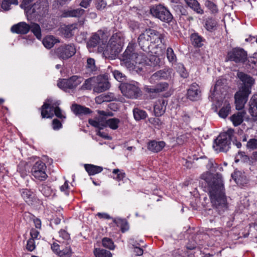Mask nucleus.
Segmentation results:
<instances>
[{"instance_id": "obj_64", "label": "nucleus", "mask_w": 257, "mask_h": 257, "mask_svg": "<svg viewBox=\"0 0 257 257\" xmlns=\"http://www.w3.org/2000/svg\"><path fill=\"white\" fill-rule=\"evenodd\" d=\"M249 65L253 68H257V59L255 58H250L248 60Z\"/></svg>"}, {"instance_id": "obj_30", "label": "nucleus", "mask_w": 257, "mask_h": 257, "mask_svg": "<svg viewBox=\"0 0 257 257\" xmlns=\"http://www.w3.org/2000/svg\"><path fill=\"white\" fill-rule=\"evenodd\" d=\"M85 11L81 8L77 9H70L65 11L62 16L63 17H79L83 15Z\"/></svg>"}, {"instance_id": "obj_49", "label": "nucleus", "mask_w": 257, "mask_h": 257, "mask_svg": "<svg viewBox=\"0 0 257 257\" xmlns=\"http://www.w3.org/2000/svg\"><path fill=\"white\" fill-rule=\"evenodd\" d=\"M148 121L152 124L155 128H160L163 125V122L161 120L157 117H151L148 119Z\"/></svg>"}, {"instance_id": "obj_37", "label": "nucleus", "mask_w": 257, "mask_h": 257, "mask_svg": "<svg viewBox=\"0 0 257 257\" xmlns=\"http://www.w3.org/2000/svg\"><path fill=\"white\" fill-rule=\"evenodd\" d=\"M133 114L136 120L139 121L146 118L147 116L146 112L138 108H135L133 109Z\"/></svg>"}, {"instance_id": "obj_3", "label": "nucleus", "mask_w": 257, "mask_h": 257, "mask_svg": "<svg viewBox=\"0 0 257 257\" xmlns=\"http://www.w3.org/2000/svg\"><path fill=\"white\" fill-rule=\"evenodd\" d=\"M163 35L155 30L148 29L142 33L138 38V43L141 48L146 51L150 47V44H158L162 42Z\"/></svg>"}, {"instance_id": "obj_18", "label": "nucleus", "mask_w": 257, "mask_h": 257, "mask_svg": "<svg viewBox=\"0 0 257 257\" xmlns=\"http://www.w3.org/2000/svg\"><path fill=\"white\" fill-rule=\"evenodd\" d=\"M98 51L102 53L105 57L108 58L115 55L117 52L116 47L114 45H110L109 41L107 44L104 43V45L99 46Z\"/></svg>"}, {"instance_id": "obj_48", "label": "nucleus", "mask_w": 257, "mask_h": 257, "mask_svg": "<svg viewBox=\"0 0 257 257\" xmlns=\"http://www.w3.org/2000/svg\"><path fill=\"white\" fill-rule=\"evenodd\" d=\"M160 63L159 58L155 55L150 56L149 59L147 58L146 65L150 66H156Z\"/></svg>"}, {"instance_id": "obj_22", "label": "nucleus", "mask_w": 257, "mask_h": 257, "mask_svg": "<svg viewBox=\"0 0 257 257\" xmlns=\"http://www.w3.org/2000/svg\"><path fill=\"white\" fill-rule=\"evenodd\" d=\"M200 93L199 86L196 83H193L188 90V97L191 100H195L199 98Z\"/></svg>"}, {"instance_id": "obj_12", "label": "nucleus", "mask_w": 257, "mask_h": 257, "mask_svg": "<svg viewBox=\"0 0 257 257\" xmlns=\"http://www.w3.org/2000/svg\"><path fill=\"white\" fill-rule=\"evenodd\" d=\"M247 59V53L242 49L236 48L229 52L226 61H233L236 63H244Z\"/></svg>"}, {"instance_id": "obj_7", "label": "nucleus", "mask_w": 257, "mask_h": 257, "mask_svg": "<svg viewBox=\"0 0 257 257\" xmlns=\"http://www.w3.org/2000/svg\"><path fill=\"white\" fill-rule=\"evenodd\" d=\"M76 53V49L72 44L60 46L54 49L55 55L61 60H67Z\"/></svg>"}, {"instance_id": "obj_20", "label": "nucleus", "mask_w": 257, "mask_h": 257, "mask_svg": "<svg viewBox=\"0 0 257 257\" xmlns=\"http://www.w3.org/2000/svg\"><path fill=\"white\" fill-rule=\"evenodd\" d=\"M76 28V24L63 25L60 27L59 31L64 37L69 38L73 35V31Z\"/></svg>"}, {"instance_id": "obj_43", "label": "nucleus", "mask_w": 257, "mask_h": 257, "mask_svg": "<svg viewBox=\"0 0 257 257\" xmlns=\"http://www.w3.org/2000/svg\"><path fill=\"white\" fill-rule=\"evenodd\" d=\"M95 257H112L109 251L103 249L95 248L94 250Z\"/></svg>"}, {"instance_id": "obj_47", "label": "nucleus", "mask_w": 257, "mask_h": 257, "mask_svg": "<svg viewBox=\"0 0 257 257\" xmlns=\"http://www.w3.org/2000/svg\"><path fill=\"white\" fill-rule=\"evenodd\" d=\"M1 4L3 9L8 10L10 9L11 5H17L18 4V0H1Z\"/></svg>"}, {"instance_id": "obj_54", "label": "nucleus", "mask_w": 257, "mask_h": 257, "mask_svg": "<svg viewBox=\"0 0 257 257\" xmlns=\"http://www.w3.org/2000/svg\"><path fill=\"white\" fill-rule=\"evenodd\" d=\"M167 57L169 62H175L177 59L176 56L171 48H168L167 50Z\"/></svg>"}, {"instance_id": "obj_33", "label": "nucleus", "mask_w": 257, "mask_h": 257, "mask_svg": "<svg viewBox=\"0 0 257 257\" xmlns=\"http://www.w3.org/2000/svg\"><path fill=\"white\" fill-rule=\"evenodd\" d=\"M186 4L195 12L199 14H203V10L196 0H184Z\"/></svg>"}, {"instance_id": "obj_14", "label": "nucleus", "mask_w": 257, "mask_h": 257, "mask_svg": "<svg viewBox=\"0 0 257 257\" xmlns=\"http://www.w3.org/2000/svg\"><path fill=\"white\" fill-rule=\"evenodd\" d=\"M146 91L149 93H161L164 92V96L167 97L170 96L173 93V90L169 87V84L166 82L157 84L155 87L145 88Z\"/></svg>"}, {"instance_id": "obj_28", "label": "nucleus", "mask_w": 257, "mask_h": 257, "mask_svg": "<svg viewBox=\"0 0 257 257\" xmlns=\"http://www.w3.org/2000/svg\"><path fill=\"white\" fill-rule=\"evenodd\" d=\"M71 110L76 115L87 114L91 112L89 108L76 104L72 105Z\"/></svg>"}, {"instance_id": "obj_11", "label": "nucleus", "mask_w": 257, "mask_h": 257, "mask_svg": "<svg viewBox=\"0 0 257 257\" xmlns=\"http://www.w3.org/2000/svg\"><path fill=\"white\" fill-rule=\"evenodd\" d=\"M230 139L228 134L226 133L220 134L214 141V148L217 151H227L229 148Z\"/></svg>"}, {"instance_id": "obj_62", "label": "nucleus", "mask_w": 257, "mask_h": 257, "mask_svg": "<svg viewBox=\"0 0 257 257\" xmlns=\"http://www.w3.org/2000/svg\"><path fill=\"white\" fill-rule=\"evenodd\" d=\"M52 126H53V128L54 130H59L60 128H61L62 126V125L61 122L59 120H58L57 119H54L53 120Z\"/></svg>"}, {"instance_id": "obj_27", "label": "nucleus", "mask_w": 257, "mask_h": 257, "mask_svg": "<svg viewBox=\"0 0 257 257\" xmlns=\"http://www.w3.org/2000/svg\"><path fill=\"white\" fill-rule=\"evenodd\" d=\"M53 102V99L51 98H48L46 100V102L44 103L41 107V116L43 118H49L52 117V114H51L47 110L49 107L52 108V103Z\"/></svg>"}, {"instance_id": "obj_34", "label": "nucleus", "mask_w": 257, "mask_h": 257, "mask_svg": "<svg viewBox=\"0 0 257 257\" xmlns=\"http://www.w3.org/2000/svg\"><path fill=\"white\" fill-rule=\"evenodd\" d=\"M170 72L168 70H162L154 73L151 77L152 80L157 79H168L170 77Z\"/></svg>"}, {"instance_id": "obj_8", "label": "nucleus", "mask_w": 257, "mask_h": 257, "mask_svg": "<svg viewBox=\"0 0 257 257\" xmlns=\"http://www.w3.org/2000/svg\"><path fill=\"white\" fill-rule=\"evenodd\" d=\"M82 81V77L74 75L69 79H60L58 82L57 85L60 88L67 91V89H75Z\"/></svg>"}, {"instance_id": "obj_1", "label": "nucleus", "mask_w": 257, "mask_h": 257, "mask_svg": "<svg viewBox=\"0 0 257 257\" xmlns=\"http://www.w3.org/2000/svg\"><path fill=\"white\" fill-rule=\"evenodd\" d=\"M206 167L209 171L202 174L200 177L208 185L211 202L216 208L224 207L226 206V199L222 176L218 173L211 172L215 171L217 164L213 161L210 160Z\"/></svg>"}, {"instance_id": "obj_16", "label": "nucleus", "mask_w": 257, "mask_h": 257, "mask_svg": "<svg viewBox=\"0 0 257 257\" xmlns=\"http://www.w3.org/2000/svg\"><path fill=\"white\" fill-rule=\"evenodd\" d=\"M135 49L132 47H128L122 56V61L123 64L128 68L133 69V65L132 64L133 60H135V57L133 55H137Z\"/></svg>"}, {"instance_id": "obj_46", "label": "nucleus", "mask_w": 257, "mask_h": 257, "mask_svg": "<svg viewBox=\"0 0 257 257\" xmlns=\"http://www.w3.org/2000/svg\"><path fill=\"white\" fill-rule=\"evenodd\" d=\"M96 82L95 78H90L86 79L81 87L82 90H90L91 89L93 83Z\"/></svg>"}, {"instance_id": "obj_56", "label": "nucleus", "mask_w": 257, "mask_h": 257, "mask_svg": "<svg viewBox=\"0 0 257 257\" xmlns=\"http://www.w3.org/2000/svg\"><path fill=\"white\" fill-rule=\"evenodd\" d=\"M87 68L90 71H93L95 70L96 67L95 65V61L92 58H88L87 60Z\"/></svg>"}, {"instance_id": "obj_50", "label": "nucleus", "mask_w": 257, "mask_h": 257, "mask_svg": "<svg viewBox=\"0 0 257 257\" xmlns=\"http://www.w3.org/2000/svg\"><path fill=\"white\" fill-rule=\"evenodd\" d=\"M205 6L212 14H216L218 13V10L217 6L213 2L207 0L205 3Z\"/></svg>"}, {"instance_id": "obj_35", "label": "nucleus", "mask_w": 257, "mask_h": 257, "mask_svg": "<svg viewBox=\"0 0 257 257\" xmlns=\"http://www.w3.org/2000/svg\"><path fill=\"white\" fill-rule=\"evenodd\" d=\"M85 169L89 175H94L101 172L103 169L101 167L91 164H85Z\"/></svg>"}, {"instance_id": "obj_42", "label": "nucleus", "mask_w": 257, "mask_h": 257, "mask_svg": "<svg viewBox=\"0 0 257 257\" xmlns=\"http://www.w3.org/2000/svg\"><path fill=\"white\" fill-rule=\"evenodd\" d=\"M191 40L192 44L195 47H200L202 45V38L197 33L191 35Z\"/></svg>"}, {"instance_id": "obj_31", "label": "nucleus", "mask_w": 257, "mask_h": 257, "mask_svg": "<svg viewBox=\"0 0 257 257\" xmlns=\"http://www.w3.org/2000/svg\"><path fill=\"white\" fill-rule=\"evenodd\" d=\"M245 114L244 111H241L234 113L230 117V120L234 126H238L240 124L243 120V117Z\"/></svg>"}, {"instance_id": "obj_51", "label": "nucleus", "mask_w": 257, "mask_h": 257, "mask_svg": "<svg viewBox=\"0 0 257 257\" xmlns=\"http://www.w3.org/2000/svg\"><path fill=\"white\" fill-rule=\"evenodd\" d=\"M60 239L58 240V242H66L70 240V237L69 234L64 230H61L59 232Z\"/></svg>"}, {"instance_id": "obj_44", "label": "nucleus", "mask_w": 257, "mask_h": 257, "mask_svg": "<svg viewBox=\"0 0 257 257\" xmlns=\"http://www.w3.org/2000/svg\"><path fill=\"white\" fill-rule=\"evenodd\" d=\"M112 173L116 175V176H113V178L117 181H121L125 177V173L124 171L118 169H113Z\"/></svg>"}, {"instance_id": "obj_21", "label": "nucleus", "mask_w": 257, "mask_h": 257, "mask_svg": "<svg viewBox=\"0 0 257 257\" xmlns=\"http://www.w3.org/2000/svg\"><path fill=\"white\" fill-rule=\"evenodd\" d=\"M167 102L164 99H160L155 103L154 108V113L156 116L162 115L166 110Z\"/></svg>"}, {"instance_id": "obj_63", "label": "nucleus", "mask_w": 257, "mask_h": 257, "mask_svg": "<svg viewBox=\"0 0 257 257\" xmlns=\"http://www.w3.org/2000/svg\"><path fill=\"white\" fill-rule=\"evenodd\" d=\"M30 235L31 236V238L38 239L39 236V232L36 229L32 228L31 230Z\"/></svg>"}, {"instance_id": "obj_29", "label": "nucleus", "mask_w": 257, "mask_h": 257, "mask_svg": "<svg viewBox=\"0 0 257 257\" xmlns=\"http://www.w3.org/2000/svg\"><path fill=\"white\" fill-rule=\"evenodd\" d=\"M222 106L220 108L218 115L222 118H226L230 112L231 107L229 101L225 100L222 102Z\"/></svg>"}, {"instance_id": "obj_4", "label": "nucleus", "mask_w": 257, "mask_h": 257, "mask_svg": "<svg viewBox=\"0 0 257 257\" xmlns=\"http://www.w3.org/2000/svg\"><path fill=\"white\" fill-rule=\"evenodd\" d=\"M109 35L110 33L107 30H100L92 34L87 43L88 48H93L97 46L98 47L104 45V43L107 42Z\"/></svg>"}, {"instance_id": "obj_61", "label": "nucleus", "mask_w": 257, "mask_h": 257, "mask_svg": "<svg viewBox=\"0 0 257 257\" xmlns=\"http://www.w3.org/2000/svg\"><path fill=\"white\" fill-rule=\"evenodd\" d=\"M178 72L182 77L187 78L188 76L187 71L182 65H180L178 68Z\"/></svg>"}, {"instance_id": "obj_25", "label": "nucleus", "mask_w": 257, "mask_h": 257, "mask_svg": "<svg viewBox=\"0 0 257 257\" xmlns=\"http://www.w3.org/2000/svg\"><path fill=\"white\" fill-rule=\"evenodd\" d=\"M165 143L163 141L156 142L152 141L148 144V149L153 152L161 151L165 147Z\"/></svg>"}, {"instance_id": "obj_41", "label": "nucleus", "mask_w": 257, "mask_h": 257, "mask_svg": "<svg viewBox=\"0 0 257 257\" xmlns=\"http://www.w3.org/2000/svg\"><path fill=\"white\" fill-rule=\"evenodd\" d=\"M30 30L38 39H41L42 37L41 28L37 23H33L30 25Z\"/></svg>"}, {"instance_id": "obj_9", "label": "nucleus", "mask_w": 257, "mask_h": 257, "mask_svg": "<svg viewBox=\"0 0 257 257\" xmlns=\"http://www.w3.org/2000/svg\"><path fill=\"white\" fill-rule=\"evenodd\" d=\"M47 167L42 161H37L32 166L31 173L36 179L44 181L47 179L48 176L46 174Z\"/></svg>"}, {"instance_id": "obj_24", "label": "nucleus", "mask_w": 257, "mask_h": 257, "mask_svg": "<svg viewBox=\"0 0 257 257\" xmlns=\"http://www.w3.org/2000/svg\"><path fill=\"white\" fill-rule=\"evenodd\" d=\"M21 194L25 202L29 205H32L34 201V195L33 193L27 189H23L21 190Z\"/></svg>"}, {"instance_id": "obj_6", "label": "nucleus", "mask_w": 257, "mask_h": 257, "mask_svg": "<svg viewBox=\"0 0 257 257\" xmlns=\"http://www.w3.org/2000/svg\"><path fill=\"white\" fill-rule=\"evenodd\" d=\"M151 14L163 22L169 23L173 19L170 12L161 5L152 7L150 9Z\"/></svg>"}, {"instance_id": "obj_19", "label": "nucleus", "mask_w": 257, "mask_h": 257, "mask_svg": "<svg viewBox=\"0 0 257 257\" xmlns=\"http://www.w3.org/2000/svg\"><path fill=\"white\" fill-rule=\"evenodd\" d=\"M11 30L13 33L26 34L30 30V25L26 22H22L13 26Z\"/></svg>"}, {"instance_id": "obj_53", "label": "nucleus", "mask_w": 257, "mask_h": 257, "mask_svg": "<svg viewBox=\"0 0 257 257\" xmlns=\"http://www.w3.org/2000/svg\"><path fill=\"white\" fill-rule=\"evenodd\" d=\"M206 28L207 30L211 31L215 29L217 25V22L212 19H209L206 22Z\"/></svg>"}, {"instance_id": "obj_5", "label": "nucleus", "mask_w": 257, "mask_h": 257, "mask_svg": "<svg viewBox=\"0 0 257 257\" xmlns=\"http://www.w3.org/2000/svg\"><path fill=\"white\" fill-rule=\"evenodd\" d=\"M89 123L99 130L103 129L105 127H109L110 128L115 130L118 127L120 120L116 118H109L104 120L102 117L95 118V119H89Z\"/></svg>"}, {"instance_id": "obj_15", "label": "nucleus", "mask_w": 257, "mask_h": 257, "mask_svg": "<svg viewBox=\"0 0 257 257\" xmlns=\"http://www.w3.org/2000/svg\"><path fill=\"white\" fill-rule=\"evenodd\" d=\"M51 248L60 257H70L73 253L72 248L68 243L64 247L57 242H54L51 244Z\"/></svg>"}, {"instance_id": "obj_59", "label": "nucleus", "mask_w": 257, "mask_h": 257, "mask_svg": "<svg viewBox=\"0 0 257 257\" xmlns=\"http://www.w3.org/2000/svg\"><path fill=\"white\" fill-rule=\"evenodd\" d=\"M113 222H115L117 226L121 225H123L124 227H121V230L123 232L125 230H126L128 229V225L126 222L121 220H116L115 219L113 220Z\"/></svg>"}, {"instance_id": "obj_45", "label": "nucleus", "mask_w": 257, "mask_h": 257, "mask_svg": "<svg viewBox=\"0 0 257 257\" xmlns=\"http://www.w3.org/2000/svg\"><path fill=\"white\" fill-rule=\"evenodd\" d=\"M39 190L46 197H50L53 194V190L46 184H42L39 187Z\"/></svg>"}, {"instance_id": "obj_38", "label": "nucleus", "mask_w": 257, "mask_h": 257, "mask_svg": "<svg viewBox=\"0 0 257 257\" xmlns=\"http://www.w3.org/2000/svg\"><path fill=\"white\" fill-rule=\"evenodd\" d=\"M60 104L59 101H54L53 99V102L52 103V109L54 110L55 115L60 118H65V116L62 113L61 109L58 107Z\"/></svg>"}, {"instance_id": "obj_60", "label": "nucleus", "mask_w": 257, "mask_h": 257, "mask_svg": "<svg viewBox=\"0 0 257 257\" xmlns=\"http://www.w3.org/2000/svg\"><path fill=\"white\" fill-rule=\"evenodd\" d=\"M113 75L114 78L118 81H122L124 80V76L118 70H114Z\"/></svg>"}, {"instance_id": "obj_40", "label": "nucleus", "mask_w": 257, "mask_h": 257, "mask_svg": "<svg viewBox=\"0 0 257 257\" xmlns=\"http://www.w3.org/2000/svg\"><path fill=\"white\" fill-rule=\"evenodd\" d=\"M135 57V60H133L132 64L133 68L137 64H146L147 57L143 54L137 53V55H133Z\"/></svg>"}, {"instance_id": "obj_57", "label": "nucleus", "mask_w": 257, "mask_h": 257, "mask_svg": "<svg viewBox=\"0 0 257 257\" xmlns=\"http://www.w3.org/2000/svg\"><path fill=\"white\" fill-rule=\"evenodd\" d=\"M246 147L250 150L257 149V140L255 139L249 140L247 143Z\"/></svg>"}, {"instance_id": "obj_2", "label": "nucleus", "mask_w": 257, "mask_h": 257, "mask_svg": "<svg viewBox=\"0 0 257 257\" xmlns=\"http://www.w3.org/2000/svg\"><path fill=\"white\" fill-rule=\"evenodd\" d=\"M32 1L23 0L21 5V7L26 11L28 20L38 16H43L48 11V4L46 0H40L29 7L28 4Z\"/></svg>"}, {"instance_id": "obj_26", "label": "nucleus", "mask_w": 257, "mask_h": 257, "mask_svg": "<svg viewBox=\"0 0 257 257\" xmlns=\"http://www.w3.org/2000/svg\"><path fill=\"white\" fill-rule=\"evenodd\" d=\"M59 42L60 41L58 39L52 35L46 36L42 41L43 45L47 49H51L55 44Z\"/></svg>"}, {"instance_id": "obj_58", "label": "nucleus", "mask_w": 257, "mask_h": 257, "mask_svg": "<svg viewBox=\"0 0 257 257\" xmlns=\"http://www.w3.org/2000/svg\"><path fill=\"white\" fill-rule=\"evenodd\" d=\"M36 248L35 243L33 238H30L28 241L26 245V248L30 251H32Z\"/></svg>"}, {"instance_id": "obj_13", "label": "nucleus", "mask_w": 257, "mask_h": 257, "mask_svg": "<svg viewBox=\"0 0 257 257\" xmlns=\"http://www.w3.org/2000/svg\"><path fill=\"white\" fill-rule=\"evenodd\" d=\"M251 91L239 89L234 95L235 108L237 110H242L248 100V97Z\"/></svg>"}, {"instance_id": "obj_36", "label": "nucleus", "mask_w": 257, "mask_h": 257, "mask_svg": "<svg viewBox=\"0 0 257 257\" xmlns=\"http://www.w3.org/2000/svg\"><path fill=\"white\" fill-rule=\"evenodd\" d=\"M232 177L237 184L242 185L246 183V177L239 171L234 172L232 175Z\"/></svg>"}, {"instance_id": "obj_10", "label": "nucleus", "mask_w": 257, "mask_h": 257, "mask_svg": "<svg viewBox=\"0 0 257 257\" xmlns=\"http://www.w3.org/2000/svg\"><path fill=\"white\" fill-rule=\"evenodd\" d=\"M122 94L130 98H136L141 93V91L137 83H126L120 86Z\"/></svg>"}, {"instance_id": "obj_55", "label": "nucleus", "mask_w": 257, "mask_h": 257, "mask_svg": "<svg viewBox=\"0 0 257 257\" xmlns=\"http://www.w3.org/2000/svg\"><path fill=\"white\" fill-rule=\"evenodd\" d=\"M190 135L187 133L179 135L176 139V142L179 145H182L187 142Z\"/></svg>"}, {"instance_id": "obj_39", "label": "nucleus", "mask_w": 257, "mask_h": 257, "mask_svg": "<svg viewBox=\"0 0 257 257\" xmlns=\"http://www.w3.org/2000/svg\"><path fill=\"white\" fill-rule=\"evenodd\" d=\"M122 36L120 33H116L112 35L109 40L110 44L115 46L116 47L117 45H120L121 42Z\"/></svg>"}, {"instance_id": "obj_32", "label": "nucleus", "mask_w": 257, "mask_h": 257, "mask_svg": "<svg viewBox=\"0 0 257 257\" xmlns=\"http://www.w3.org/2000/svg\"><path fill=\"white\" fill-rule=\"evenodd\" d=\"M110 87V84L108 81L103 80L101 81L98 82L97 84L93 88L94 92L97 93H100L107 90Z\"/></svg>"}, {"instance_id": "obj_17", "label": "nucleus", "mask_w": 257, "mask_h": 257, "mask_svg": "<svg viewBox=\"0 0 257 257\" xmlns=\"http://www.w3.org/2000/svg\"><path fill=\"white\" fill-rule=\"evenodd\" d=\"M237 76L243 84L239 89L251 91V88L254 84V79L250 76L241 72H238Z\"/></svg>"}, {"instance_id": "obj_52", "label": "nucleus", "mask_w": 257, "mask_h": 257, "mask_svg": "<svg viewBox=\"0 0 257 257\" xmlns=\"http://www.w3.org/2000/svg\"><path fill=\"white\" fill-rule=\"evenodd\" d=\"M102 245L106 248L109 249H113L114 248V245L112 240L107 237H104L102 240Z\"/></svg>"}, {"instance_id": "obj_23", "label": "nucleus", "mask_w": 257, "mask_h": 257, "mask_svg": "<svg viewBox=\"0 0 257 257\" xmlns=\"http://www.w3.org/2000/svg\"><path fill=\"white\" fill-rule=\"evenodd\" d=\"M249 112L254 120H257V94L253 95L249 101Z\"/></svg>"}]
</instances>
